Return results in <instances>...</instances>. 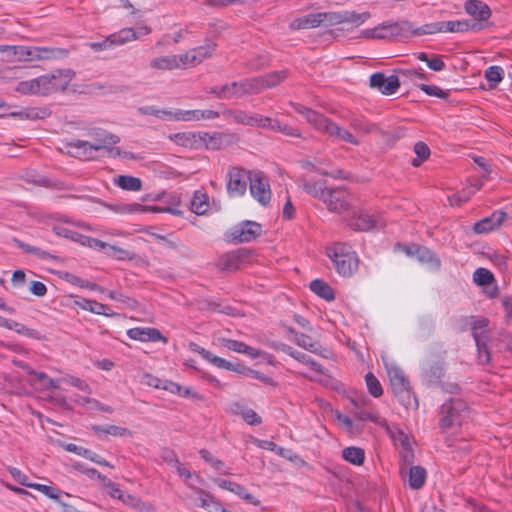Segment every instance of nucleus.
Instances as JSON below:
<instances>
[{
    "mask_svg": "<svg viewBox=\"0 0 512 512\" xmlns=\"http://www.w3.org/2000/svg\"><path fill=\"white\" fill-rule=\"evenodd\" d=\"M75 77L71 69H59L37 78L18 82L15 90L24 95H42L63 92Z\"/></svg>",
    "mask_w": 512,
    "mask_h": 512,
    "instance_id": "nucleus-1",
    "label": "nucleus"
},
{
    "mask_svg": "<svg viewBox=\"0 0 512 512\" xmlns=\"http://www.w3.org/2000/svg\"><path fill=\"white\" fill-rule=\"evenodd\" d=\"M294 110L303 115L316 130L352 145H359L358 139L347 129L340 127L319 112L298 103H292Z\"/></svg>",
    "mask_w": 512,
    "mask_h": 512,
    "instance_id": "nucleus-2",
    "label": "nucleus"
},
{
    "mask_svg": "<svg viewBox=\"0 0 512 512\" xmlns=\"http://www.w3.org/2000/svg\"><path fill=\"white\" fill-rule=\"evenodd\" d=\"M120 141L117 135L109 133L105 130H99L95 133L94 142L84 140H73L68 143L71 149L69 152L77 157L84 159L94 158V152L100 150H107L112 156L120 155V149L114 147Z\"/></svg>",
    "mask_w": 512,
    "mask_h": 512,
    "instance_id": "nucleus-3",
    "label": "nucleus"
},
{
    "mask_svg": "<svg viewBox=\"0 0 512 512\" xmlns=\"http://www.w3.org/2000/svg\"><path fill=\"white\" fill-rule=\"evenodd\" d=\"M326 254L339 275L351 277L358 270V255L349 244L334 243L326 248Z\"/></svg>",
    "mask_w": 512,
    "mask_h": 512,
    "instance_id": "nucleus-4",
    "label": "nucleus"
},
{
    "mask_svg": "<svg viewBox=\"0 0 512 512\" xmlns=\"http://www.w3.org/2000/svg\"><path fill=\"white\" fill-rule=\"evenodd\" d=\"M468 414V406L465 401L460 398H449L439 409V428L442 433L460 426L464 418Z\"/></svg>",
    "mask_w": 512,
    "mask_h": 512,
    "instance_id": "nucleus-5",
    "label": "nucleus"
},
{
    "mask_svg": "<svg viewBox=\"0 0 512 512\" xmlns=\"http://www.w3.org/2000/svg\"><path fill=\"white\" fill-rule=\"evenodd\" d=\"M8 50L21 61L51 59L67 55L66 50L59 48L0 45V52Z\"/></svg>",
    "mask_w": 512,
    "mask_h": 512,
    "instance_id": "nucleus-6",
    "label": "nucleus"
},
{
    "mask_svg": "<svg viewBox=\"0 0 512 512\" xmlns=\"http://www.w3.org/2000/svg\"><path fill=\"white\" fill-rule=\"evenodd\" d=\"M261 234V224L255 221L245 220L230 228L225 236L229 242L238 244L254 241Z\"/></svg>",
    "mask_w": 512,
    "mask_h": 512,
    "instance_id": "nucleus-7",
    "label": "nucleus"
},
{
    "mask_svg": "<svg viewBox=\"0 0 512 512\" xmlns=\"http://www.w3.org/2000/svg\"><path fill=\"white\" fill-rule=\"evenodd\" d=\"M250 194L262 206L271 200V189L267 176L262 171H252L249 182Z\"/></svg>",
    "mask_w": 512,
    "mask_h": 512,
    "instance_id": "nucleus-8",
    "label": "nucleus"
},
{
    "mask_svg": "<svg viewBox=\"0 0 512 512\" xmlns=\"http://www.w3.org/2000/svg\"><path fill=\"white\" fill-rule=\"evenodd\" d=\"M252 171L231 167L227 172V193L230 197H240L246 193Z\"/></svg>",
    "mask_w": 512,
    "mask_h": 512,
    "instance_id": "nucleus-9",
    "label": "nucleus"
},
{
    "mask_svg": "<svg viewBox=\"0 0 512 512\" xmlns=\"http://www.w3.org/2000/svg\"><path fill=\"white\" fill-rule=\"evenodd\" d=\"M137 33L133 28H123L118 32L110 34L102 41L92 42L89 47L95 51H103L113 49L116 46L124 45L127 42L137 39Z\"/></svg>",
    "mask_w": 512,
    "mask_h": 512,
    "instance_id": "nucleus-10",
    "label": "nucleus"
},
{
    "mask_svg": "<svg viewBox=\"0 0 512 512\" xmlns=\"http://www.w3.org/2000/svg\"><path fill=\"white\" fill-rule=\"evenodd\" d=\"M323 202L330 211L342 213L350 210L351 195L340 187L329 188Z\"/></svg>",
    "mask_w": 512,
    "mask_h": 512,
    "instance_id": "nucleus-11",
    "label": "nucleus"
},
{
    "mask_svg": "<svg viewBox=\"0 0 512 512\" xmlns=\"http://www.w3.org/2000/svg\"><path fill=\"white\" fill-rule=\"evenodd\" d=\"M288 77L287 70L273 71L263 76L251 78V82L247 86L254 94L260 93L264 89H269L277 86Z\"/></svg>",
    "mask_w": 512,
    "mask_h": 512,
    "instance_id": "nucleus-12",
    "label": "nucleus"
},
{
    "mask_svg": "<svg viewBox=\"0 0 512 512\" xmlns=\"http://www.w3.org/2000/svg\"><path fill=\"white\" fill-rule=\"evenodd\" d=\"M249 82H251V78L225 84L221 87H212L208 92L214 94L219 99H228L231 97L240 98L244 95H253L254 91H251L245 86Z\"/></svg>",
    "mask_w": 512,
    "mask_h": 512,
    "instance_id": "nucleus-13",
    "label": "nucleus"
},
{
    "mask_svg": "<svg viewBox=\"0 0 512 512\" xmlns=\"http://www.w3.org/2000/svg\"><path fill=\"white\" fill-rule=\"evenodd\" d=\"M370 86L384 95H392L399 88L400 81L396 75L386 77L384 73L376 72L370 77Z\"/></svg>",
    "mask_w": 512,
    "mask_h": 512,
    "instance_id": "nucleus-14",
    "label": "nucleus"
},
{
    "mask_svg": "<svg viewBox=\"0 0 512 512\" xmlns=\"http://www.w3.org/2000/svg\"><path fill=\"white\" fill-rule=\"evenodd\" d=\"M507 219V213L502 210H495L491 215L482 218L473 225L475 234H486L498 229Z\"/></svg>",
    "mask_w": 512,
    "mask_h": 512,
    "instance_id": "nucleus-15",
    "label": "nucleus"
},
{
    "mask_svg": "<svg viewBox=\"0 0 512 512\" xmlns=\"http://www.w3.org/2000/svg\"><path fill=\"white\" fill-rule=\"evenodd\" d=\"M415 27L408 20L397 21L394 23H383L380 30H384L385 38L388 37H411L415 36Z\"/></svg>",
    "mask_w": 512,
    "mask_h": 512,
    "instance_id": "nucleus-16",
    "label": "nucleus"
},
{
    "mask_svg": "<svg viewBox=\"0 0 512 512\" xmlns=\"http://www.w3.org/2000/svg\"><path fill=\"white\" fill-rule=\"evenodd\" d=\"M127 336L136 341L141 342H156L162 340L163 342H167V338L162 335V333L156 328L150 327H135L127 330Z\"/></svg>",
    "mask_w": 512,
    "mask_h": 512,
    "instance_id": "nucleus-17",
    "label": "nucleus"
},
{
    "mask_svg": "<svg viewBox=\"0 0 512 512\" xmlns=\"http://www.w3.org/2000/svg\"><path fill=\"white\" fill-rule=\"evenodd\" d=\"M220 116L219 112L206 109V110H182L177 109L176 121L192 122L201 120H212Z\"/></svg>",
    "mask_w": 512,
    "mask_h": 512,
    "instance_id": "nucleus-18",
    "label": "nucleus"
},
{
    "mask_svg": "<svg viewBox=\"0 0 512 512\" xmlns=\"http://www.w3.org/2000/svg\"><path fill=\"white\" fill-rule=\"evenodd\" d=\"M350 126L358 133H362L364 135L367 134H378L382 137L387 136L388 134L382 130L377 124L368 121L363 116H353L350 119Z\"/></svg>",
    "mask_w": 512,
    "mask_h": 512,
    "instance_id": "nucleus-19",
    "label": "nucleus"
},
{
    "mask_svg": "<svg viewBox=\"0 0 512 512\" xmlns=\"http://www.w3.org/2000/svg\"><path fill=\"white\" fill-rule=\"evenodd\" d=\"M445 374V365L443 362H431L427 364L422 371V378L430 385L439 384Z\"/></svg>",
    "mask_w": 512,
    "mask_h": 512,
    "instance_id": "nucleus-20",
    "label": "nucleus"
},
{
    "mask_svg": "<svg viewBox=\"0 0 512 512\" xmlns=\"http://www.w3.org/2000/svg\"><path fill=\"white\" fill-rule=\"evenodd\" d=\"M464 8L466 13L478 21H486L491 16L489 6L480 0H468L466 1Z\"/></svg>",
    "mask_w": 512,
    "mask_h": 512,
    "instance_id": "nucleus-21",
    "label": "nucleus"
},
{
    "mask_svg": "<svg viewBox=\"0 0 512 512\" xmlns=\"http://www.w3.org/2000/svg\"><path fill=\"white\" fill-rule=\"evenodd\" d=\"M302 189L321 201L324 200L326 193L329 188L326 187V181L324 180H314V179H306L302 180L301 184Z\"/></svg>",
    "mask_w": 512,
    "mask_h": 512,
    "instance_id": "nucleus-22",
    "label": "nucleus"
},
{
    "mask_svg": "<svg viewBox=\"0 0 512 512\" xmlns=\"http://www.w3.org/2000/svg\"><path fill=\"white\" fill-rule=\"evenodd\" d=\"M199 132H178L175 134H170L168 139L175 144L189 148V149H198L199 148Z\"/></svg>",
    "mask_w": 512,
    "mask_h": 512,
    "instance_id": "nucleus-23",
    "label": "nucleus"
},
{
    "mask_svg": "<svg viewBox=\"0 0 512 512\" xmlns=\"http://www.w3.org/2000/svg\"><path fill=\"white\" fill-rule=\"evenodd\" d=\"M220 341H221V344L225 348L232 350L234 352H237V353H242V354L248 355L249 357H251L253 359L259 357L261 354V352L259 350L255 349L251 346H248L247 344H245L242 341L233 340L230 338H221Z\"/></svg>",
    "mask_w": 512,
    "mask_h": 512,
    "instance_id": "nucleus-24",
    "label": "nucleus"
},
{
    "mask_svg": "<svg viewBox=\"0 0 512 512\" xmlns=\"http://www.w3.org/2000/svg\"><path fill=\"white\" fill-rule=\"evenodd\" d=\"M78 306L86 311L92 312L97 315H104L107 317H114L116 313L111 311L107 305L102 304L96 300L82 298L76 302Z\"/></svg>",
    "mask_w": 512,
    "mask_h": 512,
    "instance_id": "nucleus-25",
    "label": "nucleus"
},
{
    "mask_svg": "<svg viewBox=\"0 0 512 512\" xmlns=\"http://www.w3.org/2000/svg\"><path fill=\"white\" fill-rule=\"evenodd\" d=\"M388 376L393 394L410 386V382L404 371L399 367L390 368L388 370Z\"/></svg>",
    "mask_w": 512,
    "mask_h": 512,
    "instance_id": "nucleus-26",
    "label": "nucleus"
},
{
    "mask_svg": "<svg viewBox=\"0 0 512 512\" xmlns=\"http://www.w3.org/2000/svg\"><path fill=\"white\" fill-rule=\"evenodd\" d=\"M321 26V19L319 18L318 13H310L304 15L302 17L295 18L290 24L289 28L291 30H302V29H310L317 28Z\"/></svg>",
    "mask_w": 512,
    "mask_h": 512,
    "instance_id": "nucleus-27",
    "label": "nucleus"
},
{
    "mask_svg": "<svg viewBox=\"0 0 512 512\" xmlns=\"http://www.w3.org/2000/svg\"><path fill=\"white\" fill-rule=\"evenodd\" d=\"M416 258L419 262L427 264L433 271H438L441 267V261L437 254L425 246L416 249Z\"/></svg>",
    "mask_w": 512,
    "mask_h": 512,
    "instance_id": "nucleus-28",
    "label": "nucleus"
},
{
    "mask_svg": "<svg viewBox=\"0 0 512 512\" xmlns=\"http://www.w3.org/2000/svg\"><path fill=\"white\" fill-rule=\"evenodd\" d=\"M243 258L244 253L240 250L228 252L220 258V267L223 270L235 271L239 269Z\"/></svg>",
    "mask_w": 512,
    "mask_h": 512,
    "instance_id": "nucleus-29",
    "label": "nucleus"
},
{
    "mask_svg": "<svg viewBox=\"0 0 512 512\" xmlns=\"http://www.w3.org/2000/svg\"><path fill=\"white\" fill-rule=\"evenodd\" d=\"M444 33L446 32H467L470 30H479L480 27L477 23L469 20H453L443 21Z\"/></svg>",
    "mask_w": 512,
    "mask_h": 512,
    "instance_id": "nucleus-30",
    "label": "nucleus"
},
{
    "mask_svg": "<svg viewBox=\"0 0 512 512\" xmlns=\"http://www.w3.org/2000/svg\"><path fill=\"white\" fill-rule=\"evenodd\" d=\"M138 112L141 115H152L162 120H168V121H176V113L177 109L175 110H168V109H159L155 106H142L138 108Z\"/></svg>",
    "mask_w": 512,
    "mask_h": 512,
    "instance_id": "nucleus-31",
    "label": "nucleus"
},
{
    "mask_svg": "<svg viewBox=\"0 0 512 512\" xmlns=\"http://www.w3.org/2000/svg\"><path fill=\"white\" fill-rule=\"evenodd\" d=\"M216 47L217 44L215 42H209L205 45L191 49V59L194 61V65L196 66L202 63L205 59L210 58L216 50Z\"/></svg>",
    "mask_w": 512,
    "mask_h": 512,
    "instance_id": "nucleus-32",
    "label": "nucleus"
},
{
    "mask_svg": "<svg viewBox=\"0 0 512 512\" xmlns=\"http://www.w3.org/2000/svg\"><path fill=\"white\" fill-rule=\"evenodd\" d=\"M309 287L313 293L326 301L335 299V293L332 287L321 279L311 281Z\"/></svg>",
    "mask_w": 512,
    "mask_h": 512,
    "instance_id": "nucleus-33",
    "label": "nucleus"
},
{
    "mask_svg": "<svg viewBox=\"0 0 512 512\" xmlns=\"http://www.w3.org/2000/svg\"><path fill=\"white\" fill-rule=\"evenodd\" d=\"M289 332L294 335L295 342L298 346L315 354L320 353V344L316 341H313V339L310 336L303 333H299L293 328H289Z\"/></svg>",
    "mask_w": 512,
    "mask_h": 512,
    "instance_id": "nucleus-34",
    "label": "nucleus"
},
{
    "mask_svg": "<svg viewBox=\"0 0 512 512\" xmlns=\"http://www.w3.org/2000/svg\"><path fill=\"white\" fill-rule=\"evenodd\" d=\"M342 457L345 461L353 465H361L365 459L364 449L356 446L346 447L342 450Z\"/></svg>",
    "mask_w": 512,
    "mask_h": 512,
    "instance_id": "nucleus-35",
    "label": "nucleus"
},
{
    "mask_svg": "<svg viewBox=\"0 0 512 512\" xmlns=\"http://www.w3.org/2000/svg\"><path fill=\"white\" fill-rule=\"evenodd\" d=\"M179 65L175 55L156 57L150 61V67L157 70L179 69Z\"/></svg>",
    "mask_w": 512,
    "mask_h": 512,
    "instance_id": "nucleus-36",
    "label": "nucleus"
},
{
    "mask_svg": "<svg viewBox=\"0 0 512 512\" xmlns=\"http://www.w3.org/2000/svg\"><path fill=\"white\" fill-rule=\"evenodd\" d=\"M426 470L421 466H411L409 469V486L418 490L423 487L426 480Z\"/></svg>",
    "mask_w": 512,
    "mask_h": 512,
    "instance_id": "nucleus-37",
    "label": "nucleus"
},
{
    "mask_svg": "<svg viewBox=\"0 0 512 512\" xmlns=\"http://www.w3.org/2000/svg\"><path fill=\"white\" fill-rule=\"evenodd\" d=\"M394 395L398 399L400 404L402 406H404L406 409H409V408L417 409L419 406L417 397L415 396L414 392L412 391L411 386H409L406 389L396 392Z\"/></svg>",
    "mask_w": 512,
    "mask_h": 512,
    "instance_id": "nucleus-38",
    "label": "nucleus"
},
{
    "mask_svg": "<svg viewBox=\"0 0 512 512\" xmlns=\"http://www.w3.org/2000/svg\"><path fill=\"white\" fill-rule=\"evenodd\" d=\"M115 184L127 191H139L142 188V181L138 177L129 175H120L115 179Z\"/></svg>",
    "mask_w": 512,
    "mask_h": 512,
    "instance_id": "nucleus-39",
    "label": "nucleus"
},
{
    "mask_svg": "<svg viewBox=\"0 0 512 512\" xmlns=\"http://www.w3.org/2000/svg\"><path fill=\"white\" fill-rule=\"evenodd\" d=\"M489 324V320L485 317H481L475 319L471 323V332L474 341H480L481 339H489L487 326Z\"/></svg>",
    "mask_w": 512,
    "mask_h": 512,
    "instance_id": "nucleus-40",
    "label": "nucleus"
},
{
    "mask_svg": "<svg viewBox=\"0 0 512 512\" xmlns=\"http://www.w3.org/2000/svg\"><path fill=\"white\" fill-rule=\"evenodd\" d=\"M208 199L206 193L195 191L191 200V210L197 215L204 214L209 207Z\"/></svg>",
    "mask_w": 512,
    "mask_h": 512,
    "instance_id": "nucleus-41",
    "label": "nucleus"
},
{
    "mask_svg": "<svg viewBox=\"0 0 512 512\" xmlns=\"http://www.w3.org/2000/svg\"><path fill=\"white\" fill-rule=\"evenodd\" d=\"M13 241L18 248L22 249L27 254L35 255L40 259H57L56 256L50 254L49 252L44 251L38 247L29 245L17 238H14Z\"/></svg>",
    "mask_w": 512,
    "mask_h": 512,
    "instance_id": "nucleus-42",
    "label": "nucleus"
},
{
    "mask_svg": "<svg viewBox=\"0 0 512 512\" xmlns=\"http://www.w3.org/2000/svg\"><path fill=\"white\" fill-rule=\"evenodd\" d=\"M228 116L236 123L254 127L257 114L242 110H230Z\"/></svg>",
    "mask_w": 512,
    "mask_h": 512,
    "instance_id": "nucleus-43",
    "label": "nucleus"
},
{
    "mask_svg": "<svg viewBox=\"0 0 512 512\" xmlns=\"http://www.w3.org/2000/svg\"><path fill=\"white\" fill-rule=\"evenodd\" d=\"M484 76L489 83V88L494 89L502 81L504 77V70L502 67L497 65L490 66L486 69Z\"/></svg>",
    "mask_w": 512,
    "mask_h": 512,
    "instance_id": "nucleus-44",
    "label": "nucleus"
},
{
    "mask_svg": "<svg viewBox=\"0 0 512 512\" xmlns=\"http://www.w3.org/2000/svg\"><path fill=\"white\" fill-rule=\"evenodd\" d=\"M413 150L417 157L411 161V164L414 167H419L425 160L429 158L430 148L427 146L426 143L418 141L415 143Z\"/></svg>",
    "mask_w": 512,
    "mask_h": 512,
    "instance_id": "nucleus-45",
    "label": "nucleus"
},
{
    "mask_svg": "<svg viewBox=\"0 0 512 512\" xmlns=\"http://www.w3.org/2000/svg\"><path fill=\"white\" fill-rule=\"evenodd\" d=\"M105 254L116 260H133L135 257L133 252L110 244L106 247Z\"/></svg>",
    "mask_w": 512,
    "mask_h": 512,
    "instance_id": "nucleus-46",
    "label": "nucleus"
},
{
    "mask_svg": "<svg viewBox=\"0 0 512 512\" xmlns=\"http://www.w3.org/2000/svg\"><path fill=\"white\" fill-rule=\"evenodd\" d=\"M199 147L205 145L207 149L219 150L221 148V138L217 134L210 135L208 132H199Z\"/></svg>",
    "mask_w": 512,
    "mask_h": 512,
    "instance_id": "nucleus-47",
    "label": "nucleus"
},
{
    "mask_svg": "<svg viewBox=\"0 0 512 512\" xmlns=\"http://www.w3.org/2000/svg\"><path fill=\"white\" fill-rule=\"evenodd\" d=\"M28 485L29 488L35 489L43 493L48 498L53 499L58 503H61V501L59 500V496L62 494V491L60 489L39 483H30Z\"/></svg>",
    "mask_w": 512,
    "mask_h": 512,
    "instance_id": "nucleus-48",
    "label": "nucleus"
},
{
    "mask_svg": "<svg viewBox=\"0 0 512 512\" xmlns=\"http://www.w3.org/2000/svg\"><path fill=\"white\" fill-rule=\"evenodd\" d=\"M370 18L369 12L357 13L355 11H343V23H351L360 26Z\"/></svg>",
    "mask_w": 512,
    "mask_h": 512,
    "instance_id": "nucleus-49",
    "label": "nucleus"
},
{
    "mask_svg": "<svg viewBox=\"0 0 512 512\" xmlns=\"http://www.w3.org/2000/svg\"><path fill=\"white\" fill-rule=\"evenodd\" d=\"M365 382L369 393L373 397L378 398L383 394L382 386L377 377L372 372H368L365 375Z\"/></svg>",
    "mask_w": 512,
    "mask_h": 512,
    "instance_id": "nucleus-50",
    "label": "nucleus"
},
{
    "mask_svg": "<svg viewBox=\"0 0 512 512\" xmlns=\"http://www.w3.org/2000/svg\"><path fill=\"white\" fill-rule=\"evenodd\" d=\"M294 359L299 361L302 364L309 366L313 371H315L319 374H325L324 367L320 363L315 361L312 357H310L309 355H307L305 353L298 351L297 354L294 355Z\"/></svg>",
    "mask_w": 512,
    "mask_h": 512,
    "instance_id": "nucleus-51",
    "label": "nucleus"
},
{
    "mask_svg": "<svg viewBox=\"0 0 512 512\" xmlns=\"http://www.w3.org/2000/svg\"><path fill=\"white\" fill-rule=\"evenodd\" d=\"M436 33H444L443 21L427 23L421 27H417L414 31V35H429Z\"/></svg>",
    "mask_w": 512,
    "mask_h": 512,
    "instance_id": "nucleus-52",
    "label": "nucleus"
},
{
    "mask_svg": "<svg viewBox=\"0 0 512 512\" xmlns=\"http://www.w3.org/2000/svg\"><path fill=\"white\" fill-rule=\"evenodd\" d=\"M487 342L488 339H481L480 341H475L477 347L478 362L482 365L490 363L491 360V354Z\"/></svg>",
    "mask_w": 512,
    "mask_h": 512,
    "instance_id": "nucleus-53",
    "label": "nucleus"
},
{
    "mask_svg": "<svg viewBox=\"0 0 512 512\" xmlns=\"http://www.w3.org/2000/svg\"><path fill=\"white\" fill-rule=\"evenodd\" d=\"M473 280L477 285L485 286L494 281V275L486 268H478L473 273Z\"/></svg>",
    "mask_w": 512,
    "mask_h": 512,
    "instance_id": "nucleus-54",
    "label": "nucleus"
},
{
    "mask_svg": "<svg viewBox=\"0 0 512 512\" xmlns=\"http://www.w3.org/2000/svg\"><path fill=\"white\" fill-rule=\"evenodd\" d=\"M350 226L354 230L367 231L374 226V222L369 215L360 214L357 218L351 221Z\"/></svg>",
    "mask_w": 512,
    "mask_h": 512,
    "instance_id": "nucleus-55",
    "label": "nucleus"
},
{
    "mask_svg": "<svg viewBox=\"0 0 512 512\" xmlns=\"http://www.w3.org/2000/svg\"><path fill=\"white\" fill-rule=\"evenodd\" d=\"M321 25H338L343 23V11L340 12H319Z\"/></svg>",
    "mask_w": 512,
    "mask_h": 512,
    "instance_id": "nucleus-56",
    "label": "nucleus"
},
{
    "mask_svg": "<svg viewBox=\"0 0 512 512\" xmlns=\"http://www.w3.org/2000/svg\"><path fill=\"white\" fill-rule=\"evenodd\" d=\"M64 449L68 452H72V453H75L77 455H80L90 461H93L95 455L97 453L87 449V448H84L82 446H78L74 443H67L64 445Z\"/></svg>",
    "mask_w": 512,
    "mask_h": 512,
    "instance_id": "nucleus-57",
    "label": "nucleus"
},
{
    "mask_svg": "<svg viewBox=\"0 0 512 512\" xmlns=\"http://www.w3.org/2000/svg\"><path fill=\"white\" fill-rule=\"evenodd\" d=\"M390 436L395 445L400 446L402 449L411 446L408 435L399 428L391 429Z\"/></svg>",
    "mask_w": 512,
    "mask_h": 512,
    "instance_id": "nucleus-58",
    "label": "nucleus"
},
{
    "mask_svg": "<svg viewBox=\"0 0 512 512\" xmlns=\"http://www.w3.org/2000/svg\"><path fill=\"white\" fill-rule=\"evenodd\" d=\"M419 88L429 96H435L440 99H447L449 97L448 91H444L436 85L421 84Z\"/></svg>",
    "mask_w": 512,
    "mask_h": 512,
    "instance_id": "nucleus-59",
    "label": "nucleus"
},
{
    "mask_svg": "<svg viewBox=\"0 0 512 512\" xmlns=\"http://www.w3.org/2000/svg\"><path fill=\"white\" fill-rule=\"evenodd\" d=\"M480 187H481V185H478L475 188L463 189L462 191L458 192L457 194H454L452 197V201H454V202H451V204L455 203L456 205H461L462 203L467 202L470 199L471 195L474 194L476 190H479Z\"/></svg>",
    "mask_w": 512,
    "mask_h": 512,
    "instance_id": "nucleus-60",
    "label": "nucleus"
},
{
    "mask_svg": "<svg viewBox=\"0 0 512 512\" xmlns=\"http://www.w3.org/2000/svg\"><path fill=\"white\" fill-rule=\"evenodd\" d=\"M269 64V57L267 55H257L249 60L246 64L247 68L251 71H257Z\"/></svg>",
    "mask_w": 512,
    "mask_h": 512,
    "instance_id": "nucleus-61",
    "label": "nucleus"
},
{
    "mask_svg": "<svg viewBox=\"0 0 512 512\" xmlns=\"http://www.w3.org/2000/svg\"><path fill=\"white\" fill-rule=\"evenodd\" d=\"M80 243L95 250H106V247L108 246V243L103 242L102 240L84 235L81 237Z\"/></svg>",
    "mask_w": 512,
    "mask_h": 512,
    "instance_id": "nucleus-62",
    "label": "nucleus"
},
{
    "mask_svg": "<svg viewBox=\"0 0 512 512\" xmlns=\"http://www.w3.org/2000/svg\"><path fill=\"white\" fill-rule=\"evenodd\" d=\"M108 207L116 213H133L140 211L142 206L140 204H117V205H108Z\"/></svg>",
    "mask_w": 512,
    "mask_h": 512,
    "instance_id": "nucleus-63",
    "label": "nucleus"
},
{
    "mask_svg": "<svg viewBox=\"0 0 512 512\" xmlns=\"http://www.w3.org/2000/svg\"><path fill=\"white\" fill-rule=\"evenodd\" d=\"M44 388L47 389H57L59 387L58 381L55 379L50 378L46 373L44 372H38L35 377Z\"/></svg>",
    "mask_w": 512,
    "mask_h": 512,
    "instance_id": "nucleus-64",
    "label": "nucleus"
}]
</instances>
